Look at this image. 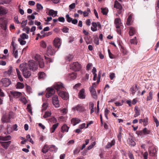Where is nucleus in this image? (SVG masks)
Here are the masks:
<instances>
[{
  "mask_svg": "<svg viewBox=\"0 0 159 159\" xmlns=\"http://www.w3.org/2000/svg\"><path fill=\"white\" fill-rule=\"evenodd\" d=\"M20 69L22 72L24 77L25 78H28L31 75V73L28 69V65L26 63H23L20 66Z\"/></svg>",
  "mask_w": 159,
  "mask_h": 159,
  "instance_id": "nucleus-1",
  "label": "nucleus"
},
{
  "mask_svg": "<svg viewBox=\"0 0 159 159\" xmlns=\"http://www.w3.org/2000/svg\"><path fill=\"white\" fill-rule=\"evenodd\" d=\"M28 67L29 69L33 71L36 70L38 68V63L35 61L31 60L29 61Z\"/></svg>",
  "mask_w": 159,
  "mask_h": 159,
  "instance_id": "nucleus-2",
  "label": "nucleus"
},
{
  "mask_svg": "<svg viewBox=\"0 0 159 159\" xmlns=\"http://www.w3.org/2000/svg\"><path fill=\"white\" fill-rule=\"evenodd\" d=\"M70 68L74 71H79L81 68V66L78 62H74L70 64Z\"/></svg>",
  "mask_w": 159,
  "mask_h": 159,
  "instance_id": "nucleus-3",
  "label": "nucleus"
},
{
  "mask_svg": "<svg viewBox=\"0 0 159 159\" xmlns=\"http://www.w3.org/2000/svg\"><path fill=\"white\" fill-rule=\"evenodd\" d=\"M12 113L10 112L7 114L4 115L2 118L3 122H8L10 121V119L12 117Z\"/></svg>",
  "mask_w": 159,
  "mask_h": 159,
  "instance_id": "nucleus-4",
  "label": "nucleus"
},
{
  "mask_svg": "<svg viewBox=\"0 0 159 159\" xmlns=\"http://www.w3.org/2000/svg\"><path fill=\"white\" fill-rule=\"evenodd\" d=\"M56 51L52 46L49 45L47 47V54L48 56H52L55 54Z\"/></svg>",
  "mask_w": 159,
  "mask_h": 159,
  "instance_id": "nucleus-5",
  "label": "nucleus"
},
{
  "mask_svg": "<svg viewBox=\"0 0 159 159\" xmlns=\"http://www.w3.org/2000/svg\"><path fill=\"white\" fill-rule=\"evenodd\" d=\"M58 94L59 96L64 100H67L69 98V94L66 92L64 91L59 92L58 93Z\"/></svg>",
  "mask_w": 159,
  "mask_h": 159,
  "instance_id": "nucleus-6",
  "label": "nucleus"
},
{
  "mask_svg": "<svg viewBox=\"0 0 159 159\" xmlns=\"http://www.w3.org/2000/svg\"><path fill=\"white\" fill-rule=\"evenodd\" d=\"M149 155L152 157L157 156V150L156 148L154 147L150 148L149 149Z\"/></svg>",
  "mask_w": 159,
  "mask_h": 159,
  "instance_id": "nucleus-7",
  "label": "nucleus"
},
{
  "mask_svg": "<svg viewBox=\"0 0 159 159\" xmlns=\"http://www.w3.org/2000/svg\"><path fill=\"white\" fill-rule=\"evenodd\" d=\"M1 82L2 84V85L5 87L8 86L11 84V80L6 78L2 79L1 80Z\"/></svg>",
  "mask_w": 159,
  "mask_h": 159,
  "instance_id": "nucleus-8",
  "label": "nucleus"
},
{
  "mask_svg": "<svg viewBox=\"0 0 159 159\" xmlns=\"http://www.w3.org/2000/svg\"><path fill=\"white\" fill-rule=\"evenodd\" d=\"M52 103L56 107H58L60 106L58 96L57 95L54 96L52 98Z\"/></svg>",
  "mask_w": 159,
  "mask_h": 159,
  "instance_id": "nucleus-9",
  "label": "nucleus"
},
{
  "mask_svg": "<svg viewBox=\"0 0 159 159\" xmlns=\"http://www.w3.org/2000/svg\"><path fill=\"white\" fill-rule=\"evenodd\" d=\"M114 7L116 8L117 9H119L118 11L119 14L121 13L124 11V10L122 9L121 6L117 1H115Z\"/></svg>",
  "mask_w": 159,
  "mask_h": 159,
  "instance_id": "nucleus-10",
  "label": "nucleus"
},
{
  "mask_svg": "<svg viewBox=\"0 0 159 159\" xmlns=\"http://www.w3.org/2000/svg\"><path fill=\"white\" fill-rule=\"evenodd\" d=\"M77 77L76 74L75 73H72L69 74L66 77V79L68 80H72L75 79Z\"/></svg>",
  "mask_w": 159,
  "mask_h": 159,
  "instance_id": "nucleus-11",
  "label": "nucleus"
},
{
  "mask_svg": "<svg viewBox=\"0 0 159 159\" xmlns=\"http://www.w3.org/2000/svg\"><path fill=\"white\" fill-rule=\"evenodd\" d=\"M61 40L59 38H56L54 40V45L56 48H59L61 45Z\"/></svg>",
  "mask_w": 159,
  "mask_h": 159,
  "instance_id": "nucleus-12",
  "label": "nucleus"
},
{
  "mask_svg": "<svg viewBox=\"0 0 159 159\" xmlns=\"http://www.w3.org/2000/svg\"><path fill=\"white\" fill-rule=\"evenodd\" d=\"M47 92L46 96L47 98H49L50 96L53 95L55 92L54 90L52 88H48L47 89Z\"/></svg>",
  "mask_w": 159,
  "mask_h": 159,
  "instance_id": "nucleus-13",
  "label": "nucleus"
},
{
  "mask_svg": "<svg viewBox=\"0 0 159 159\" xmlns=\"http://www.w3.org/2000/svg\"><path fill=\"white\" fill-rule=\"evenodd\" d=\"M49 10L48 12L46 11V13L48 15L52 16L54 17L57 16V11H55L52 9H47Z\"/></svg>",
  "mask_w": 159,
  "mask_h": 159,
  "instance_id": "nucleus-14",
  "label": "nucleus"
},
{
  "mask_svg": "<svg viewBox=\"0 0 159 159\" xmlns=\"http://www.w3.org/2000/svg\"><path fill=\"white\" fill-rule=\"evenodd\" d=\"M73 109L74 110V111H77L79 112H83L85 111L84 108L80 105H78L73 107Z\"/></svg>",
  "mask_w": 159,
  "mask_h": 159,
  "instance_id": "nucleus-15",
  "label": "nucleus"
},
{
  "mask_svg": "<svg viewBox=\"0 0 159 159\" xmlns=\"http://www.w3.org/2000/svg\"><path fill=\"white\" fill-rule=\"evenodd\" d=\"M54 87L56 90H58L60 89L63 88L64 86L62 83L59 82L55 83L54 85Z\"/></svg>",
  "mask_w": 159,
  "mask_h": 159,
  "instance_id": "nucleus-16",
  "label": "nucleus"
},
{
  "mask_svg": "<svg viewBox=\"0 0 159 159\" xmlns=\"http://www.w3.org/2000/svg\"><path fill=\"white\" fill-rule=\"evenodd\" d=\"M78 96L79 98L82 99H84L85 98V94L84 89H82L79 92Z\"/></svg>",
  "mask_w": 159,
  "mask_h": 159,
  "instance_id": "nucleus-17",
  "label": "nucleus"
},
{
  "mask_svg": "<svg viewBox=\"0 0 159 159\" xmlns=\"http://www.w3.org/2000/svg\"><path fill=\"white\" fill-rule=\"evenodd\" d=\"M89 90L93 97L94 98H97L96 92L93 88V87H91L89 88Z\"/></svg>",
  "mask_w": 159,
  "mask_h": 159,
  "instance_id": "nucleus-18",
  "label": "nucleus"
},
{
  "mask_svg": "<svg viewBox=\"0 0 159 159\" xmlns=\"http://www.w3.org/2000/svg\"><path fill=\"white\" fill-rule=\"evenodd\" d=\"M11 143V141L7 142H2L1 143V145L5 149H7Z\"/></svg>",
  "mask_w": 159,
  "mask_h": 159,
  "instance_id": "nucleus-19",
  "label": "nucleus"
},
{
  "mask_svg": "<svg viewBox=\"0 0 159 159\" xmlns=\"http://www.w3.org/2000/svg\"><path fill=\"white\" fill-rule=\"evenodd\" d=\"M81 122V120L77 118H73L71 120V122L74 126L80 123Z\"/></svg>",
  "mask_w": 159,
  "mask_h": 159,
  "instance_id": "nucleus-20",
  "label": "nucleus"
},
{
  "mask_svg": "<svg viewBox=\"0 0 159 159\" xmlns=\"http://www.w3.org/2000/svg\"><path fill=\"white\" fill-rule=\"evenodd\" d=\"M115 23L116 25V28H119L121 26V24L120 19L119 18H116L115 20Z\"/></svg>",
  "mask_w": 159,
  "mask_h": 159,
  "instance_id": "nucleus-21",
  "label": "nucleus"
},
{
  "mask_svg": "<svg viewBox=\"0 0 159 159\" xmlns=\"http://www.w3.org/2000/svg\"><path fill=\"white\" fill-rule=\"evenodd\" d=\"M11 93L12 95L14 98H17L20 97L22 94L21 93L18 92H11Z\"/></svg>",
  "mask_w": 159,
  "mask_h": 159,
  "instance_id": "nucleus-22",
  "label": "nucleus"
},
{
  "mask_svg": "<svg viewBox=\"0 0 159 159\" xmlns=\"http://www.w3.org/2000/svg\"><path fill=\"white\" fill-rule=\"evenodd\" d=\"M11 137L10 135H8L7 136L3 137L2 136H0V140L2 141H7L10 140ZM2 142L0 141V144H1V143Z\"/></svg>",
  "mask_w": 159,
  "mask_h": 159,
  "instance_id": "nucleus-23",
  "label": "nucleus"
},
{
  "mask_svg": "<svg viewBox=\"0 0 159 159\" xmlns=\"http://www.w3.org/2000/svg\"><path fill=\"white\" fill-rule=\"evenodd\" d=\"M134 111L135 113L134 116V117H137L140 115V110L138 107L136 106L135 107Z\"/></svg>",
  "mask_w": 159,
  "mask_h": 159,
  "instance_id": "nucleus-24",
  "label": "nucleus"
},
{
  "mask_svg": "<svg viewBox=\"0 0 159 159\" xmlns=\"http://www.w3.org/2000/svg\"><path fill=\"white\" fill-rule=\"evenodd\" d=\"M49 149H50L49 145L45 144L42 149V152L43 153H45L48 152V150Z\"/></svg>",
  "mask_w": 159,
  "mask_h": 159,
  "instance_id": "nucleus-25",
  "label": "nucleus"
},
{
  "mask_svg": "<svg viewBox=\"0 0 159 159\" xmlns=\"http://www.w3.org/2000/svg\"><path fill=\"white\" fill-rule=\"evenodd\" d=\"M138 89L137 87V85L136 84H135L134 87H132L131 88V90L132 93V94L134 95L136 92L137 91Z\"/></svg>",
  "mask_w": 159,
  "mask_h": 159,
  "instance_id": "nucleus-26",
  "label": "nucleus"
},
{
  "mask_svg": "<svg viewBox=\"0 0 159 159\" xmlns=\"http://www.w3.org/2000/svg\"><path fill=\"white\" fill-rule=\"evenodd\" d=\"M69 127L66 125H64L61 127L62 131L64 132H67L68 131Z\"/></svg>",
  "mask_w": 159,
  "mask_h": 159,
  "instance_id": "nucleus-27",
  "label": "nucleus"
},
{
  "mask_svg": "<svg viewBox=\"0 0 159 159\" xmlns=\"http://www.w3.org/2000/svg\"><path fill=\"white\" fill-rule=\"evenodd\" d=\"M128 144L132 146H134L135 144V142L131 139H129L127 140Z\"/></svg>",
  "mask_w": 159,
  "mask_h": 159,
  "instance_id": "nucleus-28",
  "label": "nucleus"
},
{
  "mask_svg": "<svg viewBox=\"0 0 159 159\" xmlns=\"http://www.w3.org/2000/svg\"><path fill=\"white\" fill-rule=\"evenodd\" d=\"M101 12L103 15H107V14L108 11V10L107 8H101Z\"/></svg>",
  "mask_w": 159,
  "mask_h": 159,
  "instance_id": "nucleus-29",
  "label": "nucleus"
},
{
  "mask_svg": "<svg viewBox=\"0 0 159 159\" xmlns=\"http://www.w3.org/2000/svg\"><path fill=\"white\" fill-rule=\"evenodd\" d=\"M11 45L12 46V51L14 52L16 50H17L16 49V48L17 47V44L12 41L11 43Z\"/></svg>",
  "mask_w": 159,
  "mask_h": 159,
  "instance_id": "nucleus-30",
  "label": "nucleus"
},
{
  "mask_svg": "<svg viewBox=\"0 0 159 159\" xmlns=\"http://www.w3.org/2000/svg\"><path fill=\"white\" fill-rule=\"evenodd\" d=\"M115 143V140H112L111 142H108L106 146L107 148H109L111 147L112 146L114 145Z\"/></svg>",
  "mask_w": 159,
  "mask_h": 159,
  "instance_id": "nucleus-31",
  "label": "nucleus"
},
{
  "mask_svg": "<svg viewBox=\"0 0 159 159\" xmlns=\"http://www.w3.org/2000/svg\"><path fill=\"white\" fill-rule=\"evenodd\" d=\"M38 75L39 79H43L45 78L46 76L45 73L43 72L39 73Z\"/></svg>",
  "mask_w": 159,
  "mask_h": 159,
  "instance_id": "nucleus-32",
  "label": "nucleus"
},
{
  "mask_svg": "<svg viewBox=\"0 0 159 159\" xmlns=\"http://www.w3.org/2000/svg\"><path fill=\"white\" fill-rule=\"evenodd\" d=\"M135 33V31L134 28L132 27L130 28V30L129 32V34L130 36H133Z\"/></svg>",
  "mask_w": 159,
  "mask_h": 159,
  "instance_id": "nucleus-33",
  "label": "nucleus"
},
{
  "mask_svg": "<svg viewBox=\"0 0 159 159\" xmlns=\"http://www.w3.org/2000/svg\"><path fill=\"white\" fill-rule=\"evenodd\" d=\"M7 13L6 9L2 7H0V14H5Z\"/></svg>",
  "mask_w": 159,
  "mask_h": 159,
  "instance_id": "nucleus-34",
  "label": "nucleus"
},
{
  "mask_svg": "<svg viewBox=\"0 0 159 159\" xmlns=\"http://www.w3.org/2000/svg\"><path fill=\"white\" fill-rule=\"evenodd\" d=\"M132 14L130 15L128 18L127 19V21L126 24L128 25H131V22L132 20Z\"/></svg>",
  "mask_w": 159,
  "mask_h": 159,
  "instance_id": "nucleus-35",
  "label": "nucleus"
},
{
  "mask_svg": "<svg viewBox=\"0 0 159 159\" xmlns=\"http://www.w3.org/2000/svg\"><path fill=\"white\" fill-rule=\"evenodd\" d=\"M58 123H56L53 125L52 128L50 129L51 132L52 133H53L55 130V129H56L57 126H58Z\"/></svg>",
  "mask_w": 159,
  "mask_h": 159,
  "instance_id": "nucleus-36",
  "label": "nucleus"
},
{
  "mask_svg": "<svg viewBox=\"0 0 159 159\" xmlns=\"http://www.w3.org/2000/svg\"><path fill=\"white\" fill-rule=\"evenodd\" d=\"M50 148H51V151H54L56 152H57V148L56 147V146L53 145H49Z\"/></svg>",
  "mask_w": 159,
  "mask_h": 159,
  "instance_id": "nucleus-37",
  "label": "nucleus"
},
{
  "mask_svg": "<svg viewBox=\"0 0 159 159\" xmlns=\"http://www.w3.org/2000/svg\"><path fill=\"white\" fill-rule=\"evenodd\" d=\"M38 64L39 63V67L41 68H43L44 66V63L43 59L40 60L39 61L37 62Z\"/></svg>",
  "mask_w": 159,
  "mask_h": 159,
  "instance_id": "nucleus-38",
  "label": "nucleus"
},
{
  "mask_svg": "<svg viewBox=\"0 0 159 159\" xmlns=\"http://www.w3.org/2000/svg\"><path fill=\"white\" fill-rule=\"evenodd\" d=\"M16 88L17 89H23L24 87V84L18 82L17 83L16 85Z\"/></svg>",
  "mask_w": 159,
  "mask_h": 159,
  "instance_id": "nucleus-39",
  "label": "nucleus"
},
{
  "mask_svg": "<svg viewBox=\"0 0 159 159\" xmlns=\"http://www.w3.org/2000/svg\"><path fill=\"white\" fill-rule=\"evenodd\" d=\"M51 115V113L49 111H47L45 112V114L43 116V117L45 118L50 116Z\"/></svg>",
  "mask_w": 159,
  "mask_h": 159,
  "instance_id": "nucleus-40",
  "label": "nucleus"
},
{
  "mask_svg": "<svg viewBox=\"0 0 159 159\" xmlns=\"http://www.w3.org/2000/svg\"><path fill=\"white\" fill-rule=\"evenodd\" d=\"M20 39H28V36L25 34V33H23L20 35Z\"/></svg>",
  "mask_w": 159,
  "mask_h": 159,
  "instance_id": "nucleus-41",
  "label": "nucleus"
},
{
  "mask_svg": "<svg viewBox=\"0 0 159 159\" xmlns=\"http://www.w3.org/2000/svg\"><path fill=\"white\" fill-rule=\"evenodd\" d=\"M48 104L47 103H44L42 105V111H43L45 110L48 107Z\"/></svg>",
  "mask_w": 159,
  "mask_h": 159,
  "instance_id": "nucleus-42",
  "label": "nucleus"
},
{
  "mask_svg": "<svg viewBox=\"0 0 159 159\" xmlns=\"http://www.w3.org/2000/svg\"><path fill=\"white\" fill-rule=\"evenodd\" d=\"M153 95V92L151 91L149 93V96L147 97V100L149 101L152 99V96Z\"/></svg>",
  "mask_w": 159,
  "mask_h": 159,
  "instance_id": "nucleus-43",
  "label": "nucleus"
},
{
  "mask_svg": "<svg viewBox=\"0 0 159 159\" xmlns=\"http://www.w3.org/2000/svg\"><path fill=\"white\" fill-rule=\"evenodd\" d=\"M66 18L67 20V21L68 22L70 23L71 22V21H72V19L70 17L69 15L68 14H66Z\"/></svg>",
  "mask_w": 159,
  "mask_h": 159,
  "instance_id": "nucleus-44",
  "label": "nucleus"
},
{
  "mask_svg": "<svg viewBox=\"0 0 159 159\" xmlns=\"http://www.w3.org/2000/svg\"><path fill=\"white\" fill-rule=\"evenodd\" d=\"M1 27L2 29H3L4 30H6L7 29V23L5 22H4L3 23L1 24Z\"/></svg>",
  "mask_w": 159,
  "mask_h": 159,
  "instance_id": "nucleus-45",
  "label": "nucleus"
},
{
  "mask_svg": "<svg viewBox=\"0 0 159 159\" xmlns=\"http://www.w3.org/2000/svg\"><path fill=\"white\" fill-rule=\"evenodd\" d=\"M18 41L20 42V44L21 45H24L26 43V42L23 39L20 38H19L18 39Z\"/></svg>",
  "mask_w": 159,
  "mask_h": 159,
  "instance_id": "nucleus-46",
  "label": "nucleus"
},
{
  "mask_svg": "<svg viewBox=\"0 0 159 159\" xmlns=\"http://www.w3.org/2000/svg\"><path fill=\"white\" fill-rule=\"evenodd\" d=\"M143 135L149 134L150 133V131L147 129L146 128H144L142 130Z\"/></svg>",
  "mask_w": 159,
  "mask_h": 159,
  "instance_id": "nucleus-47",
  "label": "nucleus"
},
{
  "mask_svg": "<svg viewBox=\"0 0 159 159\" xmlns=\"http://www.w3.org/2000/svg\"><path fill=\"white\" fill-rule=\"evenodd\" d=\"M12 54L16 58H17L18 57V50H16L12 52Z\"/></svg>",
  "mask_w": 159,
  "mask_h": 159,
  "instance_id": "nucleus-48",
  "label": "nucleus"
},
{
  "mask_svg": "<svg viewBox=\"0 0 159 159\" xmlns=\"http://www.w3.org/2000/svg\"><path fill=\"white\" fill-rule=\"evenodd\" d=\"M73 57V56L72 55H69L66 57V59L68 61H71Z\"/></svg>",
  "mask_w": 159,
  "mask_h": 159,
  "instance_id": "nucleus-49",
  "label": "nucleus"
},
{
  "mask_svg": "<svg viewBox=\"0 0 159 159\" xmlns=\"http://www.w3.org/2000/svg\"><path fill=\"white\" fill-rule=\"evenodd\" d=\"M35 59L36 60L37 62L42 59L41 58L39 54H36L35 57Z\"/></svg>",
  "mask_w": 159,
  "mask_h": 159,
  "instance_id": "nucleus-50",
  "label": "nucleus"
},
{
  "mask_svg": "<svg viewBox=\"0 0 159 159\" xmlns=\"http://www.w3.org/2000/svg\"><path fill=\"white\" fill-rule=\"evenodd\" d=\"M96 145V142H93L91 144V145L89 146L88 148V150H90L91 149L93 148V147L95 146V145Z\"/></svg>",
  "mask_w": 159,
  "mask_h": 159,
  "instance_id": "nucleus-51",
  "label": "nucleus"
},
{
  "mask_svg": "<svg viewBox=\"0 0 159 159\" xmlns=\"http://www.w3.org/2000/svg\"><path fill=\"white\" fill-rule=\"evenodd\" d=\"M130 42L132 44H137V42L136 39V37H134V39H133L130 40Z\"/></svg>",
  "mask_w": 159,
  "mask_h": 159,
  "instance_id": "nucleus-52",
  "label": "nucleus"
},
{
  "mask_svg": "<svg viewBox=\"0 0 159 159\" xmlns=\"http://www.w3.org/2000/svg\"><path fill=\"white\" fill-rule=\"evenodd\" d=\"M37 8L38 10H41L43 9V6L39 3H37L36 5Z\"/></svg>",
  "mask_w": 159,
  "mask_h": 159,
  "instance_id": "nucleus-53",
  "label": "nucleus"
},
{
  "mask_svg": "<svg viewBox=\"0 0 159 159\" xmlns=\"http://www.w3.org/2000/svg\"><path fill=\"white\" fill-rule=\"evenodd\" d=\"M27 18L29 20H34L35 19V16H34L33 15L31 14V15L28 16Z\"/></svg>",
  "mask_w": 159,
  "mask_h": 159,
  "instance_id": "nucleus-54",
  "label": "nucleus"
},
{
  "mask_svg": "<svg viewBox=\"0 0 159 159\" xmlns=\"http://www.w3.org/2000/svg\"><path fill=\"white\" fill-rule=\"evenodd\" d=\"M69 30V28L66 27H64L62 29V31L65 33L68 32Z\"/></svg>",
  "mask_w": 159,
  "mask_h": 159,
  "instance_id": "nucleus-55",
  "label": "nucleus"
},
{
  "mask_svg": "<svg viewBox=\"0 0 159 159\" xmlns=\"http://www.w3.org/2000/svg\"><path fill=\"white\" fill-rule=\"evenodd\" d=\"M108 54L109 55V57L111 59H113L114 58V56L113 55L111 52V51L110 49H108Z\"/></svg>",
  "mask_w": 159,
  "mask_h": 159,
  "instance_id": "nucleus-56",
  "label": "nucleus"
},
{
  "mask_svg": "<svg viewBox=\"0 0 159 159\" xmlns=\"http://www.w3.org/2000/svg\"><path fill=\"white\" fill-rule=\"evenodd\" d=\"M27 20H23L21 23V27H24L27 24Z\"/></svg>",
  "mask_w": 159,
  "mask_h": 159,
  "instance_id": "nucleus-57",
  "label": "nucleus"
},
{
  "mask_svg": "<svg viewBox=\"0 0 159 159\" xmlns=\"http://www.w3.org/2000/svg\"><path fill=\"white\" fill-rule=\"evenodd\" d=\"M14 21L17 24H20V22L18 20V17L17 16H15L14 18Z\"/></svg>",
  "mask_w": 159,
  "mask_h": 159,
  "instance_id": "nucleus-58",
  "label": "nucleus"
},
{
  "mask_svg": "<svg viewBox=\"0 0 159 159\" xmlns=\"http://www.w3.org/2000/svg\"><path fill=\"white\" fill-rule=\"evenodd\" d=\"M27 109L28 112L30 113L31 114H32V112L31 111V105L30 104H28L27 107Z\"/></svg>",
  "mask_w": 159,
  "mask_h": 159,
  "instance_id": "nucleus-59",
  "label": "nucleus"
},
{
  "mask_svg": "<svg viewBox=\"0 0 159 159\" xmlns=\"http://www.w3.org/2000/svg\"><path fill=\"white\" fill-rule=\"evenodd\" d=\"M10 0H3V1H0V4H3L4 3H7L10 2Z\"/></svg>",
  "mask_w": 159,
  "mask_h": 159,
  "instance_id": "nucleus-60",
  "label": "nucleus"
},
{
  "mask_svg": "<svg viewBox=\"0 0 159 159\" xmlns=\"http://www.w3.org/2000/svg\"><path fill=\"white\" fill-rule=\"evenodd\" d=\"M23 30L25 31L26 32L27 34H29L30 31V28L28 26L25 27L23 29Z\"/></svg>",
  "mask_w": 159,
  "mask_h": 159,
  "instance_id": "nucleus-61",
  "label": "nucleus"
},
{
  "mask_svg": "<svg viewBox=\"0 0 159 159\" xmlns=\"http://www.w3.org/2000/svg\"><path fill=\"white\" fill-rule=\"evenodd\" d=\"M12 73V67L11 66L9 67V69L7 71V74L9 75H10Z\"/></svg>",
  "mask_w": 159,
  "mask_h": 159,
  "instance_id": "nucleus-62",
  "label": "nucleus"
},
{
  "mask_svg": "<svg viewBox=\"0 0 159 159\" xmlns=\"http://www.w3.org/2000/svg\"><path fill=\"white\" fill-rule=\"evenodd\" d=\"M143 125L144 126H146L148 124V119L146 118V119H143Z\"/></svg>",
  "mask_w": 159,
  "mask_h": 159,
  "instance_id": "nucleus-63",
  "label": "nucleus"
},
{
  "mask_svg": "<svg viewBox=\"0 0 159 159\" xmlns=\"http://www.w3.org/2000/svg\"><path fill=\"white\" fill-rule=\"evenodd\" d=\"M58 20L61 22H64L65 21V18L62 17H59L58 18Z\"/></svg>",
  "mask_w": 159,
  "mask_h": 159,
  "instance_id": "nucleus-64",
  "label": "nucleus"
}]
</instances>
